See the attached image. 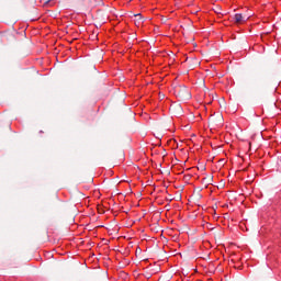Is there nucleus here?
I'll use <instances>...</instances> for the list:
<instances>
[{
	"label": "nucleus",
	"instance_id": "obj_2",
	"mask_svg": "<svg viewBox=\"0 0 281 281\" xmlns=\"http://www.w3.org/2000/svg\"><path fill=\"white\" fill-rule=\"evenodd\" d=\"M40 133H43V131H40Z\"/></svg>",
	"mask_w": 281,
	"mask_h": 281
},
{
	"label": "nucleus",
	"instance_id": "obj_1",
	"mask_svg": "<svg viewBox=\"0 0 281 281\" xmlns=\"http://www.w3.org/2000/svg\"><path fill=\"white\" fill-rule=\"evenodd\" d=\"M234 20H235V23H237V24H241V23H245V16H243V14H240V13H236L235 15H234Z\"/></svg>",
	"mask_w": 281,
	"mask_h": 281
}]
</instances>
